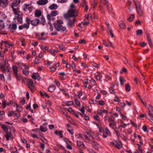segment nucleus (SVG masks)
I'll return each mask as SVG.
<instances>
[{
  "mask_svg": "<svg viewBox=\"0 0 153 153\" xmlns=\"http://www.w3.org/2000/svg\"><path fill=\"white\" fill-rule=\"evenodd\" d=\"M1 128L3 129L5 132L8 131V126L6 125H1Z\"/></svg>",
  "mask_w": 153,
  "mask_h": 153,
  "instance_id": "nucleus-23",
  "label": "nucleus"
},
{
  "mask_svg": "<svg viewBox=\"0 0 153 153\" xmlns=\"http://www.w3.org/2000/svg\"><path fill=\"white\" fill-rule=\"evenodd\" d=\"M119 80L120 84L122 85H123L124 84L125 81V79L123 77H120Z\"/></svg>",
  "mask_w": 153,
  "mask_h": 153,
  "instance_id": "nucleus-28",
  "label": "nucleus"
},
{
  "mask_svg": "<svg viewBox=\"0 0 153 153\" xmlns=\"http://www.w3.org/2000/svg\"><path fill=\"white\" fill-rule=\"evenodd\" d=\"M25 7L24 8V10L25 11H27V10H29L30 12L32 11V8L31 6L28 4H25Z\"/></svg>",
  "mask_w": 153,
  "mask_h": 153,
  "instance_id": "nucleus-21",
  "label": "nucleus"
},
{
  "mask_svg": "<svg viewBox=\"0 0 153 153\" xmlns=\"http://www.w3.org/2000/svg\"><path fill=\"white\" fill-rule=\"evenodd\" d=\"M27 85L28 87L31 91L33 92L35 89V86L34 85L33 80L31 79H29L27 81Z\"/></svg>",
  "mask_w": 153,
  "mask_h": 153,
  "instance_id": "nucleus-6",
  "label": "nucleus"
},
{
  "mask_svg": "<svg viewBox=\"0 0 153 153\" xmlns=\"http://www.w3.org/2000/svg\"><path fill=\"white\" fill-rule=\"evenodd\" d=\"M79 110L81 112V113H80L79 112H77V114H79L82 116H85V109L83 107H82L80 109H79Z\"/></svg>",
  "mask_w": 153,
  "mask_h": 153,
  "instance_id": "nucleus-17",
  "label": "nucleus"
},
{
  "mask_svg": "<svg viewBox=\"0 0 153 153\" xmlns=\"http://www.w3.org/2000/svg\"><path fill=\"white\" fill-rule=\"evenodd\" d=\"M91 144L92 147L97 150H98L100 147V146L98 144L94 141L92 142Z\"/></svg>",
  "mask_w": 153,
  "mask_h": 153,
  "instance_id": "nucleus-16",
  "label": "nucleus"
},
{
  "mask_svg": "<svg viewBox=\"0 0 153 153\" xmlns=\"http://www.w3.org/2000/svg\"><path fill=\"white\" fill-rule=\"evenodd\" d=\"M110 126L112 128L114 129H116L117 128L116 125L115 123H110L109 124Z\"/></svg>",
  "mask_w": 153,
  "mask_h": 153,
  "instance_id": "nucleus-39",
  "label": "nucleus"
},
{
  "mask_svg": "<svg viewBox=\"0 0 153 153\" xmlns=\"http://www.w3.org/2000/svg\"><path fill=\"white\" fill-rule=\"evenodd\" d=\"M17 28L16 25V24H12V25H10L9 26V29L10 31L13 33L14 31Z\"/></svg>",
  "mask_w": 153,
  "mask_h": 153,
  "instance_id": "nucleus-10",
  "label": "nucleus"
},
{
  "mask_svg": "<svg viewBox=\"0 0 153 153\" xmlns=\"http://www.w3.org/2000/svg\"><path fill=\"white\" fill-rule=\"evenodd\" d=\"M119 25L120 27L122 29H124L125 27V25L123 21H120L119 23Z\"/></svg>",
  "mask_w": 153,
  "mask_h": 153,
  "instance_id": "nucleus-27",
  "label": "nucleus"
},
{
  "mask_svg": "<svg viewBox=\"0 0 153 153\" xmlns=\"http://www.w3.org/2000/svg\"><path fill=\"white\" fill-rule=\"evenodd\" d=\"M26 23H25L23 25H20L19 27V29L20 30H22L23 29H27L29 27L30 23V19L28 17H26Z\"/></svg>",
  "mask_w": 153,
  "mask_h": 153,
  "instance_id": "nucleus-4",
  "label": "nucleus"
},
{
  "mask_svg": "<svg viewBox=\"0 0 153 153\" xmlns=\"http://www.w3.org/2000/svg\"><path fill=\"white\" fill-rule=\"evenodd\" d=\"M8 4L7 0H0V6L3 7H6Z\"/></svg>",
  "mask_w": 153,
  "mask_h": 153,
  "instance_id": "nucleus-12",
  "label": "nucleus"
},
{
  "mask_svg": "<svg viewBox=\"0 0 153 153\" xmlns=\"http://www.w3.org/2000/svg\"><path fill=\"white\" fill-rule=\"evenodd\" d=\"M14 75L16 77V79L17 80H19L21 79V77L20 76H18L17 74H14Z\"/></svg>",
  "mask_w": 153,
  "mask_h": 153,
  "instance_id": "nucleus-63",
  "label": "nucleus"
},
{
  "mask_svg": "<svg viewBox=\"0 0 153 153\" xmlns=\"http://www.w3.org/2000/svg\"><path fill=\"white\" fill-rule=\"evenodd\" d=\"M105 133L106 134L108 135H110V132L109 131L108 129V128H105Z\"/></svg>",
  "mask_w": 153,
  "mask_h": 153,
  "instance_id": "nucleus-55",
  "label": "nucleus"
},
{
  "mask_svg": "<svg viewBox=\"0 0 153 153\" xmlns=\"http://www.w3.org/2000/svg\"><path fill=\"white\" fill-rule=\"evenodd\" d=\"M68 14L70 17L76 16L77 15V11L73 9H70L68 11Z\"/></svg>",
  "mask_w": 153,
  "mask_h": 153,
  "instance_id": "nucleus-9",
  "label": "nucleus"
},
{
  "mask_svg": "<svg viewBox=\"0 0 153 153\" xmlns=\"http://www.w3.org/2000/svg\"><path fill=\"white\" fill-rule=\"evenodd\" d=\"M51 14L53 16H55L58 14L57 11L56 10L53 11L51 12Z\"/></svg>",
  "mask_w": 153,
  "mask_h": 153,
  "instance_id": "nucleus-49",
  "label": "nucleus"
},
{
  "mask_svg": "<svg viewBox=\"0 0 153 153\" xmlns=\"http://www.w3.org/2000/svg\"><path fill=\"white\" fill-rule=\"evenodd\" d=\"M114 85H113L112 87H110L109 88V91L111 94H114L115 93L113 89Z\"/></svg>",
  "mask_w": 153,
  "mask_h": 153,
  "instance_id": "nucleus-42",
  "label": "nucleus"
},
{
  "mask_svg": "<svg viewBox=\"0 0 153 153\" xmlns=\"http://www.w3.org/2000/svg\"><path fill=\"white\" fill-rule=\"evenodd\" d=\"M50 53L52 55L54 56L55 55V53H58V50L51 49L50 51Z\"/></svg>",
  "mask_w": 153,
  "mask_h": 153,
  "instance_id": "nucleus-24",
  "label": "nucleus"
},
{
  "mask_svg": "<svg viewBox=\"0 0 153 153\" xmlns=\"http://www.w3.org/2000/svg\"><path fill=\"white\" fill-rule=\"evenodd\" d=\"M32 77L34 79H39L40 78L39 76V74L38 73H36L35 74H33L32 75Z\"/></svg>",
  "mask_w": 153,
  "mask_h": 153,
  "instance_id": "nucleus-22",
  "label": "nucleus"
},
{
  "mask_svg": "<svg viewBox=\"0 0 153 153\" xmlns=\"http://www.w3.org/2000/svg\"><path fill=\"white\" fill-rule=\"evenodd\" d=\"M126 90L127 91H130L131 88L129 84L127 83L125 84Z\"/></svg>",
  "mask_w": 153,
  "mask_h": 153,
  "instance_id": "nucleus-32",
  "label": "nucleus"
},
{
  "mask_svg": "<svg viewBox=\"0 0 153 153\" xmlns=\"http://www.w3.org/2000/svg\"><path fill=\"white\" fill-rule=\"evenodd\" d=\"M15 112L14 111H11L10 112H8L7 115L8 116H11L14 114Z\"/></svg>",
  "mask_w": 153,
  "mask_h": 153,
  "instance_id": "nucleus-54",
  "label": "nucleus"
},
{
  "mask_svg": "<svg viewBox=\"0 0 153 153\" xmlns=\"http://www.w3.org/2000/svg\"><path fill=\"white\" fill-rule=\"evenodd\" d=\"M47 18L49 21L52 20L54 19L53 16L51 14H49L47 15Z\"/></svg>",
  "mask_w": 153,
  "mask_h": 153,
  "instance_id": "nucleus-34",
  "label": "nucleus"
},
{
  "mask_svg": "<svg viewBox=\"0 0 153 153\" xmlns=\"http://www.w3.org/2000/svg\"><path fill=\"white\" fill-rule=\"evenodd\" d=\"M88 141L89 140H91L92 141V142H94L93 140L94 139V138L93 136L89 134H88Z\"/></svg>",
  "mask_w": 153,
  "mask_h": 153,
  "instance_id": "nucleus-48",
  "label": "nucleus"
},
{
  "mask_svg": "<svg viewBox=\"0 0 153 153\" xmlns=\"http://www.w3.org/2000/svg\"><path fill=\"white\" fill-rule=\"evenodd\" d=\"M40 146L43 150H44L45 145L43 143H40Z\"/></svg>",
  "mask_w": 153,
  "mask_h": 153,
  "instance_id": "nucleus-61",
  "label": "nucleus"
},
{
  "mask_svg": "<svg viewBox=\"0 0 153 153\" xmlns=\"http://www.w3.org/2000/svg\"><path fill=\"white\" fill-rule=\"evenodd\" d=\"M55 88L54 85H52L49 87L48 90L50 92H53L55 90Z\"/></svg>",
  "mask_w": 153,
  "mask_h": 153,
  "instance_id": "nucleus-25",
  "label": "nucleus"
},
{
  "mask_svg": "<svg viewBox=\"0 0 153 153\" xmlns=\"http://www.w3.org/2000/svg\"><path fill=\"white\" fill-rule=\"evenodd\" d=\"M58 7V6L56 4H53L51 5L49 8L51 10H54L56 9Z\"/></svg>",
  "mask_w": 153,
  "mask_h": 153,
  "instance_id": "nucleus-20",
  "label": "nucleus"
},
{
  "mask_svg": "<svg viewBox=\"0 0 153 153\" xmlns=\"http://www.w3.org/2000/svg\"><path fill=\"white\" fill-rule=\"evenodd\" d=\"M136 34L137 36L139 35H142L143 33V31L142 30H138L136 31Z\"/></svg>",
  "mask_w": 153,
  "mask_h": 153,
  "instance_id": "nucleus-44",
  "label": "nucleus"
},
{
  "mask_svg": "<svg viewBox=\"0 0 153 153\" xmlns=\"http://www.w3.org/2000/svg\"><path fill=\"white\" fill-rule=\"evenodd\" d=\"M1 45L2 46L4 45L6 47L9 48L10 46L13 45L12 44H10L9 42L2 41L1 43Z\"/></svg>",
  "mask_w": 153,
  "mask_h": 153,
  "instance_id": "nucleus-13",
  "label": "nucleus"
},
{
  "mask_svg": "<svg viewBox=\"0 0 153 153\" xmlns=\"http://www.w3.org/2000/svg\"><path fill=\"white\" fill-rule=\"evenodd\" d=\"M0 79L3 81H4L5 78L3 74H0Z\"/></svg>",
  "mask_w": 153,
  "mask_h": 153,
  "instance_id": "nucleus-52",
  "label": "nucleus"
},
{
  "mask_svg": "<svg viewBox=\"0 0 153 153\" xmlns=\"http://www.w3.org/2000/svg\"><path fill=\"white\" fill-rule=\"evenodd\" d=\"M104 6L106 7L108 9H109V7L108 4V2L106 0H104L103 2Z\"/></svg>",
  "mask_w": 153,
  "mask_h": 153,
  "instance_id": "nucleus-38",
  "label": "nucleus"
},
{
  "mask_svg": "<svg viewBox=\"0 0 153 153\" xmlns=\"http://www.w3.org/2000/svg\"><path fill=\"white\" fill-rule=\"evenodd\" d=\"M88 83V79H85L84 83V86L86 88L87 87V85Z\"/></svg>",
  "mask_w": 153,
  "mask_h": 153,
  "instance_id": "nucleus-51",
  "label": "nucleus"
},
{
  "mask_svg": "<svg viewBox=\"0 0 153 153\" xmlns=\"http://www.w3.org/2000/svg\"><path fill=\"white\" fill-rule=\"evenodd\" d=\"M82 139L85 142H88V136H87L86 135H84L82 137Z\"/></svg>",
  "mask_w": 153,
  "mask_h": 153,
  "instance_id": "nucleus-33",
  "label": "nucleus"
},
{
  "mask_svg": "<svg viewBox=\"0 0 153 153\" xmlns=\"http://www.w3.org/2000/svg\"><path fill=\"white\" fill-rule=\"evenodd\" d=\"M5 61H4V63L1 62L0 63V68L1 70H4L5 68Z\"/></svg>",
  "mask_w": 153,
  "mask_h": 153,
  "instance_id": "nucleus-26",
  "label": "nucleus"
},
{
  "mask_svg": "<svg viewBox=\"0 0 153 153\" xmlns=\"http://www.w3.org/2000/svg\"><path fill=\"white\" fill-rule=\"evenodd\" d=\"M48 2V0H39L37 1V3L39 5H43L46 4Z\"/></svg>",
  "mask_w": 153,
  "mask_h": 153,
  "instance_id": "nucleus-15",
  "label": "nucleus"
},
{
  "mask_svg": "<svg viewBox=\"0 0 153 153\" xmlns=\"http://www.w3.org/2000/svg\"><path fill=\"white\" fill-rule=\"evenodd\" d=\"M40 94L42 97L46 96L48 98H49V96L45 92H40Z\"/></svg>",
  "mask_w": 153,
  "mask_h": 153,
  "instance_id": "nucleus-43",
  "label": "nucleus"
},
{
  "mask_svg": "<svg viewBox=\"0 0 153 153\" xmlns=\"http://www.w3.org/2000/svg\"><path fill=\"white\" fill-rule=\"evenodd\" d=\"M63 24V22L61 20L57 21L56 23L54 24V26L57 31L62 32L66 30V28L62 25Z\"/></svg>",
  "mask_w": 153,
  "mask_h": 153,
  "instance_id": "nucleus-2",
  "label": "nucleus"
},
{
  "mask_svg": "<svg viewBox=\"0 0 153 153\" xmlns=\"http://www.w3.org/2000/svg\"><path fill=\"white\" fill-rule=\"evenodd\" d=\"M40 20L38 19H35L32 20H30V23L31 25L34 26H36L38 25Z\"/></svg>",
  "mask_w": 153,
  "mask_h": 153,
  "instance_id": "nucleus-11",
  "label": "nucleus"
},
{
  "mask_svg": "<svg viewBox=\"0 0 153 153\" xmlns=\"http://www.w3.org/2000/svg\"><path fill=\"white\" fill-rule=\"evenodd\" d=\"M74 101L76 104L78 106H80V102L77 99H74Z\"/></svg>",
  "mask_w": 153,
  "mask_h": 153,
  "instance_id": "nucleus-50",
  "label": "nucleus"
},
{
  "mask_svg": "<svg viewBox=\"0 0 153 153\" xmlns=\"http://www.w3.org/2000/svg\"><path fill=\"white\" fill-rule=\"evenodd\" d=\"M41 12L39 10H36L35 13V15L36 17H39L41 15Z\"/></svg>",
  "mask_w": 153,
  "mask_h": 153,
  "instance_id": "nucleus-35",
  "label": "nucleus"
},
{
  "mask_svg": "<svg viewBox=\"0 0 153 153\" xmlns=\"http://www.w3.org/2000/svg\"><path fill=\"white\" fill-rule=\"evenodd\" d=\"M114 117L113 116H112L111 117L109 118L108 122L110 123H114Z\"/></svg>",
  "mask_w": 153,
  "mask_h": 153,
  "instance_id": "nucleus-37",
  "label": "nucleus"
},
{
  "mask_svg": "<svg viewBox=\"0 0 153 153\" xmlns=\"http://www.w3.org/2000/svg\"><path fill=\"white\" fill-rule=\"evenodd\" d=\"M127 72V69L125 68H123L120 71V73L122 74L123 72Z\"/></svg>",
  "mask_w": 153,
  "mask_h": 153,
  "instance_id": "nucleus-56",
  "label": "nucleus"
},
{
  "mask_svg": "<svg viewBox=\"0 0 153 153\" xmlns=\"http://www.w3.org/2000/svg\"><path fill=\"white\" fill-rule=\"evenodd\" d=\"M15 105H16V107L17 111L20 112L22 111V108L21 106H19L16 103H15Z\"/></svg>",
  "mask_w": 153,
  "mask_h": 153,
  "instance_id": "nucleus-29",
  "label": "nucleus"
},
{
  "mask_svg": "<svg viewBox=\"0 0 153 153\" xmlns=\"http://www.w3.org/2000/svg\"><path fill=\"white\" fill-rule=\"evenodd\" d=\"M76 21L75 18H69L68 19V26L72 27L74 25Z\"/></svg>",
  "mask_w": 153,
  "mask_h": 153,
  "instance_id": "nucleus-8",
  "label": "nucleus"
},
{
  "mask_svg": "<svg viewBox=\"0 0 153 153\" xmlns=\"http://www.w3.org/2000/svg\"><path fill=\"white\" fill-rule=\"evenodd\" d=\"M6 134H5L4 136L6 138L7 140H9V138L11 137L12 136V134L10 132L8 131L5 132Z\"/></svg>",
  "mask_w": 153,
  "mask_h": 153,
  "instance_id": "nucleus-19",
  "label": "nucleus"
},
{
  "mask_svg": "<svg viewBox=\"0 0 153 153\" xmlns=\"http://www.w3.org/2000/svg\"><path fill=\"white\" fill-rule=\"evenodd\" d=\"M22 71L23 74L26 75H27L29 74V71L27 69H23Z\"/></svg>",
  "mask_w": 153,
  "mask_h": 153,
  "instance_id": "nucleus-47",
  "label": "nucleus"
},
{
  "mask_svg": "<svg viewBox=\"0 0 153 153\" xmlns=\"http://www.w3.org/2000/svg\"><path fill=\"white\" fill-rule=\"evenodd\" d=\"M139 44L142 47H144L146 45V43L144 42H142V43H140Z\"/></svg>",
  "mask_w": 153,
  "mask_h": 153,
  "instance_id": "nucleus-64",
  "label": "nucleus"
},
{
  "mask_svg": "<svg viewBox=\"0 0 153 153\" xmlns=\"http://www.w3.org/2000/svg\"><path fill=\"white\" fill-rule=\"evenodd\" d=\"M79 42L80 44L82 43H84L85 44L86 42L85 40L82 39L79 40Z\"/></svg>",
  "mask_w": 153,
  "mask_h": 153,
  "instance_id": "nucleus-59",
  "label": "nucleus"
},
{
  "mask_svg": "<svg viewBox=\"0 0 153 153\" xmlns=\"http://www.w3.org/2000/svg\"><path fill=\"white\" fill-rule=\"evenodd\" d=\"M4 28V24L3 21H0V30H2Z\"/></svg>",
  "mask_w": 153,
  "mask_h": 153,
  "instance_id": "nucleus-30",
  "label": "nucleus"
},
{
  "mask_svg": "<svg viewBox=\"0 0 153 153\" xmlns=\"http://www.w3.org/2000/svg\"><path fill=\"white\" fill-rule=\"evenodd\" d=\"M12 69L13 71L14 74H17V72L18 71V69L16 66H13Z\"/></svg>",
  "mask_w": 153,
  "mask_h": 153,
  "instance_id": "nucleus-31",
  "label": "nucleus"
},
{
  "mask_svg": "<svg viewBox=\"0 0 153 153\" xmlns=\"http://www.w3.org/2000/svg\"><path fill=\"white\" fill-rule=\"evenodd\" d=\"M68 0H58L57 2L59 3H62L67 2Z\"/></svg>",
  "mask_w": 153,
  "mask_h": 153,
  "instance_id": "nucleus-53",
  "label": "nucleus"
},
{
  "mask_svg": "<svg viewBox=\"0 0 153 153\" xmlns=\"http://www.w3.org/2000/svg\"><path fill=\"white\" fill-rule=\"evenodd\" d=\"M134 17V15L133 14H131L130 17L128 19V20L130 22H131L133 20Z\"/></svg>",
  "mask_w": 153,
  "mask_h": 153,
  "instance_id": "nucleus-45",
  "label": "nucleus"
},
{
  "mask_svg": "<svg viewBox=\"0 0 153 153\" xmlns=\"http://www.w3.org/2000/svg\"><path fill=\"white\" fill-rule=\"evenodd\" d=\"M56 68L54 66H52L50 68L51 71L54 72L56 71Z\"/></svg>",
  "mask_w": 153,
  "mask_h": 153,
  "instance_id": "nucleus-57",
  "label": "nucleus"
},
{
  "mask_svg": "<svg viewBox=\"0 0 153 153\" xmlns=\"http://www.w3.org/2000/svg\"><path fill=\"white\" fill-rule=\"evenodd\" d=\"M147 39L149 43V45L150 46L152 45V43L151 40L150 38L149 37L148 35H147Z\"/></svg>",
  "mask_w": 153,
  "mask_h": 153,
  "instance_id": "nucleus-41",
  "label": "nucleus"
},
{
  "mask_svg": "<svg viewBox=\"0 0 153 153\" xmlns=\"http://www.w3.org/2000/svg\"><path fill=\"white\" fill-rule=\"evenodd\" d=\"M77 146L79 149H85V147L83 142L80 141H77Z\"/></svg>",
  "mask_w": 153,
  "mask_h": 153,
  "instance_id": "nucleus-14",
  "label": "nucleus"
},
{
  "mask_svg": "<svg viewBox=\"0 0 153 153\" xmlns=\"http://www.w3.org/2000/svg\"><path fill=\"white\" fill-rule=\"evenodd\" d=\"M13 102L12 101H10L9 102H7L5 100H4L2 101V105L4 107V108H5L6 106V105H9L10 104H13Z\"/></svg>",
  "mask_w": 153,
  "mask_h": 153,
  "instance_id": "nucleus-18",
  "label": "nucleus"
},
{
  "mask_svg": "<svg viewBox=\"0 0 153 153\" xmlns=\"http://www.w3.org/2000/svg\"><path fill=\"white\" fill-rule=\"evenodd\" d=\"M40 130L43 132H45L47 131V128L45 127H44L43 126H41L40 127Z\"/></svg>",
  "mask_w": 153,
  "mask_h": 153,
  "instance_id": "nucleus-46",
  "label": "nucleus"
},
{
  "mask_svg": "<svg viewBox=\"0 0 153 153\" xmlns=\"http://www.w3.org/2000/svg\"><path fill=\"white\" fill-rule=\"evenodd\" d=\"M26 101L24 99H22L21 101L20 102L21 104L23 105L25 103Z\"/></svg>",
  "mask_w": 153,
  "mask_h": 153,
  "instance_id": "nucleus-60",
  "label": "nucleus"
},
{
  "mask_svg": "<svg viewBox=\"0 0 153 153\" xmlns=\"http://www.w3.org/2000/svg\"><path fill=\"white\" fill-rule=\"evenodd\" d=\"M38 43L37 42H33V43H32L31 45H33L34 47H35L36 45H38Z\"/></svg>",
  "mask_w": 153,
  "mask_h": 153,
  "instance_id": "nucleus-62",
  "label": "nucleus"
},
{
  "mask_svg": "<svg viewBox=\"0 0 153 153\" xmlns=\"http://www.w3.org/2000/svg\"><path fill=\"white\" fill-rule=\"evenodd\" d=\"M134 2L137 13L140 16H142L144 13L143 10L141 8L140 2L138 1L135 0H134Z\"/></svg>",
  "mask_w": 153,
  "mask_h": 153,
  "instance_id": "nucleus-3",
  "label": "nucleus"
},
{
  "mask_svg": "<svg viewBox=\"0 0 153 153\" xmlns=\"http://www.w3.org/2000/svg\"><path fill=\"white\" fill-rule=\"evenodd\" d=\"M20 0H16L13 2L11 5V8H12L13 11L14 9H15L16 10V12L18 11H20L19 8H15L14 7L18 6L20 4Z\"/></svg>",
  "mask_w": 153,
  "mask_h": 153,
  "instance_id": "nucleus-7",
  "label": "nucleus"
},
{
  "mask_svg": "<svg viewBox=\"0 0 153 153\" xmlns=\"http://www.w3.org/2000/svg\"><path fill=\"white\" fill-rule=\"evenodd\" d=\"M149 107L148 108L149 110V115L150 116V118H148L149 120L153 123V107L150 104L149 105Z\"/></svg>",
  "mask_w": 153,
  "mask_h": 153,
  "instance_id": "nucleus-5",
  "label": "nucleus"
},
{
  "mask_svg": "<svg viewBox=\"0 0 153 153\" xmlns=\"http://www.w3.org/2000/svg\"><path fill=\"white\" fill-rule=\"evenodd\" d=\"M1 71L5 74H8V75L10 74V70L7 68H5Z\"/></svg>",
  "mask_w": 153,
  "mask_h": 153,
  "instance_id": "nucleus-36",
  "label": "nucleus"
},
{
  "mask_svg": "<svg viewBox=\"0 0 153 153\" xmlns=\"http://www.w3.org/2000/svg\"><path fill=\"white\" fill-rule=\"evenodd\" d=\"M89 23V22H82L81 24H82V25L84 26H86L87 25H88Z\"/></svg>",
  "mask_w": 153,
  "mask_h": 153,
  "instance_id": "nucleus-58",
  "label": "nucleus"
},
{
  "mask_svg": "<svg viewBox=\"0 0 153 153\" xmlns=\"http://www.w3.org/2000/svg\"><path fill=\"white\" fill-rule=\"evenodd\" d=\"M73 102L72 101H67L65 102V106H69L73 104Z\"/></svg>",
  "mask_w": 153,
  "mask_h": 153,
  "instance_id": "nucleus-40",
  "label": "nucleus"
},
{
  "mask_svg": "<svg viewBox=\"0 0 153 153\" xmlns=\"http://www.w3.org/2000/svg\"><path fill=\"white\" fill-rule=\"evenodd\" d=\"M16 10L15 9L13 10V13L15 15V17L14 18V20L15 22L21 24L23 22L22 13L20 11H18L16 12Z\"/></svg>",
  "mask_w": 153,
  "mask_h": 153,
  "instance_id": "nucleus-1",
  "label": "nucleus"
}]
</instances>
